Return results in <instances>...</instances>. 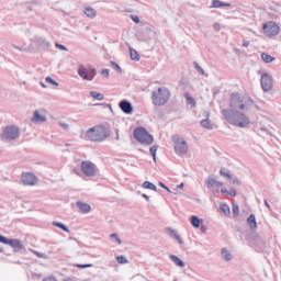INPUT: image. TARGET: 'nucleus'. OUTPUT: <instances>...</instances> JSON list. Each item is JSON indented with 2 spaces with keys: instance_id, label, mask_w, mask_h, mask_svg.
I'll return each mask as SVG.
<instances>
[{
  "instance_id": "49",
  "label": "nucleus",
  "mask_w": 281,
  "mask_h": 281,
  "mask_svg": "<svg viewBox=\"0 0 281 281\" xmlns=\"http://www.w3.org/2000/svg\"><path fill=\"white\" fill-rule=\"evenodd\" d=\"M160 188H164V190H167V192H172L164 182H159Z\"/></svg>"
},
{
  "instance_id": "61",
  "label": "nucleus",
  "mask_w": 281,
  "mask_h": 281,
  "mask_svg": "<svg viewBox=\"0 0 281 281\" xmlns=\"http://www.w3.org/2000/svg\"><path fill=\"white\" fill-rule=\"evenodd\" d=\"M175 238H176V240H178V241L181 240V236H179V235H176Z\"/></svg>"
},
{
  "instance_id": "20",
  "label": "nucleus",
  "mask_w": 281,
  "mask_h": 281,
  "mask_svg": "<svg viewBox=\"0 0 281 281\" xmlns=\"http://www.w3.org/2000/svg\"><path fill=\"white\" fill-rule=\"evenodd\" d=\"M13 49H18V52H24L25 54H30L34 52V46L31 45H22V46H16L15 44H12Z\"/></svg>"
},
{
  "instance_id": "54",
  "label": "nucleus",
  "mask_w": 281,
  "mask_h": 281,
  "mask_svg": "<svg viewBox=\"0 0 281 281\" xmlns=\"http://www.w3.org/2000/svg\"><path fill=\"white\" fill-rule=\"evenodd\" d=\"M172 194H181V192L179 191V189H177V187L173 189V191H172Z\"/></svg>"
},
{
  "instance_id": "60",
  "label": "nucleus",
  "mask_w": 281,
  "mask_h": 281,
  "mask_svg": "<svg viewBox=\"0 0 281 281\" xmlns=\"http://www.w3.org/2000/svg\"><path fill=\"white\" fill-rule=\"evenodd\" d=\"M41 87H43V89H47V85H45L44 82H41Z\"/></svg>"
},
{
  "instance_id": "41",
  "label": "nucleus",
  "mask_w": 281,
  "mask_h": 281,
  "mask_svg": "<svg viewBox=\"0 0 281 281\" xmlns=\"http://www.w3.org/2000/svg\"><path fill=\"white\" fill-rule=\"evenodd\" d=\"M194 67H195L196 71H199V74H201L202 76H205V70H203L201 65L195 64Z\"/></svg>"
},
{
  "instance_id": "36",
  "label": "nucleus",
  "mask_w": 281,
  "mask_h": 281,
  "mask_svg": "<svg viewBox=\"0 0 281 281\" xmlns=\"http://www.w3.org/2000/svg\"><path fill=\"white\" fill-rule=\"evenodd\" d=\"M111 67H112V69H114V71H116L117 74H122V67H120V66L117 65V63L111 61Z\"/></svg>"
},
{
  "instance_id": "23",
  "label": "nucleus",
  "mask_w": 281,
  "mask_h": 281,
  "mask_svg": "<svg viewBox=\"0 0 281 281\" xmlns=\"http://www.w3.org/2000/svg\"><path fill=\"white\" fill-rule=\"evenodd\" d=\"M248 227L252 231L258 229V222H256V215L251 214L247 218Z\"/></svg>"
},
{
  "instance_id": "3",
  "label": "nucleus",
  "mask_w": 281,
  "mask_h": 281,
  "mask_svg": "<svg viewBox=\"0 0 281 281\" xmlns=\"http://www.w3.org/2000/svg\"><path fill=\"white\" fill-rule=\"evenodd\" d=\"M171 142L173 144V150L179 157H183L190 151V145H188V140L183 136L173 135Z\"/></svg>"
},
{
  "instance_id": "24",
  "label": "nucleus",
  "mask_w": 281,
  "mask_h": 281,
  "mask_svg": "<svg viewBox=\"0 0 281 281\" xmlns=\"http://www.w3.org/2000/svg\"><path fill=\"white\" fill-rule=\"evenodd\" d=\"M83 14H86V16H88V19H95L98 13L95 12V9H93L91 7H86V8H83Z\"/></svg>"
},
{
  "instance_id": "11",
  "label": "nucleus",
  "mask_w": 281,
  "mask_h": 281,
  "mask_svg": "<svg viewBox=\"0 0 281 281\" xmlns=\"http://www.w3.org/2000/svg\"><path fill=\"white\" fill-rule=\"evenodd\" d=\"M95 69L89 70V68L83 65H80L78 68V75L80 76V78H82V80H88L89 82H91V80L95 78Z\"/></svg>"
},
{
  "instance_id": "8",
  "label": "nucleus",
  "mask_w": 281,
  "mask_h": 281,
  "mask_svg": "<svg viewBox=\"0 0 281 281\" xmlns=\"http://www.w3.org/2000/svg\"><path fill=\"white\" fill-rule=\"evenodd\" d=\"M81 170L86 177H98V167L89 160L81 162Z\"/></svg>"
},
{
  "instance_id": "45",
  "label": "nucleus",
  "mask_w": 281,
  "mask_h": 281,
  "mask_svg": "<svg viewBox=\"0 0 281 281\" xmlns=\"http://www.w3.org/2000/svg\"><path fill=\"white\" fill-rule=\"evenodd\" d=\"M168 233L169 236H171L172 238H175L176 236H178L179 234L177 233V231L172 229V228H168Z\"/></svg>"
},
{
  "instance_id": "52",
  "label": "nucleus",
  "mask_w": 281,
  "mask_h": 281,
  "mask_svg": "<svg viewBox=\"0 0 281 281\" xmlns=\"http://www.w3.org/2000/svg\"><path fill=\"white\" fill-rule=\"evenodd\" d=\"M184 187H186V184L183 182H181L180 184L176 186V188L178 190H183Z\"/></svg>"
},
{
  "instance_id": "34",
  "label": "nucleus",
  "mask_w": 281,
  "mask_h": 281,
  "mask_svg": "<svg viewBox=\"0 0 281 281\" xmlns=\"http://www.w3.org/2000/svg\"><path fill=\"white\" fill-rule=\"evenodd\" d=\"M157 148H159L157 145H154L149 148V153H150L154 161H157Z\"/></svg>"
},
{
  "instance_id": "29",
  "label": "nucleus",
  "mask_w": 281,
  "mask_h": 281,
  "mask_svg": "<svg viewBox=\"0 0 281 281\" xmlns=\"http://www.w3.org/2000/svg\"><path fill=\"white\" fill-rule=\"evenodd\" d=\"M184 98L187 100V104H190L192 106V109H194V106H196V101L194 100V98H192V95H190V92H186Z\"/></svg>"
},
{
  "instance_id": "17",
  "label": "nucleus",
  "mask_w": 281,
  "mask_h": 281,
  "mask_svg": "<svg viewBox=\"0 0 281 281\" xmlns=\"http://www.w3.org/2000/svg\"><path fill=\"white\" fill-rule=\"evenodd\" d=\"M119 108L121 109V111H123V113H125L126 115H131V113H133V104L131 103V101L128 100H122L119 103Z\"/></svg>"
},
{
  "instance_id": "37",
  "label": "nucleus",
  "mask_w": 281,
  "mask_h": 281,
  "mask_svg": "<svg viewBox=\"0 0 281 281\" xmlns=\"http://www.w3.org/2000/svg\"><path fill=\"white\" fill-rule=\"evenodd\" d=\"M110 238H112L113 240H115L119 245H122V239L120 238V235H117V233H113L110 235Z\"/></svg>"
},
{
  "instance_id": "6",
  "label": "nucleus",
  "mask_w": 281,
  "mask_h": 281,
  "mask_svg": "<svg viewBox=\"0 0 281 281\" xmlns=\"http://www.w3.org/2000/svg\"><path fill=\"white\" fill-rule=\"evenodd\" d=\"M21 135L20 130L14 125H9L2 130L0 135L1 142H13L14 139H19Z\"/></svg>"
},
{
  "instance_id": "53",
  "label": "nucleus",
  "mask_w": 281,
  "mask_h": 281,
  "mask_svg": "<svg viewBox=\"0 0 281 281\" xmlns=\"http://www.w3.org/2000/svg\"><path fill=\"white\" fill-rule=\"evenodd\" d=\"M203 115H204V117H206V120H210V111H205L204 113H203Z\"/></svg>"
},
{
  "instance_id": "19",
  "label": "nucleus",
  "mask_w": 281,
  "mask_h": 281,
  "mask_svg": "<svg viewBox=\"0 0 281 281\" xmlns=\"http://www.w3.org/2000/svg\"><path fill=\"white\" fill-rule=\"evenodd\" d=\"M221 258L224 262H232V260H234V254H232V250L224 247L221 250Z\"/></svg>"
},
{
  "instance_id": "32",
  "label": "nucleus",
  "mask_w": 281,
  "mask_h": 281,
  "mask_svg": "<svg viewBox=\"0 0 281 281\" xmlns=\"http://www.w3.org/2000/svg\"><path fill=\"white\" fill-rule=\"evenodd\" d=\"M90 95H91V98H93V100H99V101L104 100V94H102L98 91H91Z\"/></svg>"
},
{
  "instance_id": "40",
  "label": "nucleus",
  "mask_w": 281,
  "mask_h": 281,
  "mask_svg": "<svg viewBox=\"0 0 281 281\" xmlns=\"http://www.w3.org/2000/svg\"><path fill=\"white\" fill-rule=\"evenodd\" d=\"M45 81L48 82V85H54V87H58V81L52 79V77H46Z\"/></svg>"
},
{
  "instance_id": "9",
  "label": "nucleus",
  "mask_w": 281,
  "mask_h": 281,
  "mask_svg": "<svg viewBox=\"0 0 281 281\" xmlns=\"http://www.w3.org/2000/svg\"><path fill=\"white\" fill-rule=\"evenodd\" d=\"M263 34L269 36V38H273V36H278V34H280V26L278 23L269 21L263 24Z\"/></svg>"
},
{
  "instance_id": "62",
  "label": "nucleus",
  "mask_w": 281,
  "mask_h": 281,
  "mask_svg": "<svg viewBox=\"0 0 281 281\" xmlns=\"http://www.w3.org/2000/svg\"><path fill=\"white\" fill-rule=\"evenodd\" d=\"M179 245H183V239H178Z\"/></svg>"
},
{
  "instance_id": "14",
  "label": "nucleus",
  "mask_w": 281,
  "mask_h": 281,
  "mask_svg": "<svg viewBox=\"0 0 281 281\" xmlns=\"http://www.w3.org/2000/svg\"><path fill=\"white\" fill-rule=\"evenodd\" d=\"M220 175H221V177H224L225 179H228V181L232 182L233 186H241V183H243L238 178L234 177L232 175V172L229 170L225 169V168H222L220 170Z\"/></svg>"
},
{
  "instance_id": "56",
  "label": "nucleus",
  "mask_w": 281,
  "mask_h": 281,
  "mask_svg": "<svg viewBox=\"0 0 281 281\" xmlns=\"http://www.w3.org/2000/svg\"><path fill=\"white\" fill-rule=\"evenodd\" d=\"M243 47H249V41H244L243 42Z\"/></svg>"
},
{
  "instance_id": "63",
  "label": "nucleus",
  "mask_w": 281,
  "mask_h": 281,
  "mask_svg": "<svg viewBox=\"0 0 281 281\" xmlns=\"http://www.w3.org/2000/svg\"><path fill=\"white\" fill-rule=\"evenodd\" d=\"M86 30L89 32V30H91V26H86Z\"/></svg>"
},
{
  "instance_id": "59",
  "label": "nucleus",
  "mask_w": 281,
  "mask_h": 281,
  "mask_svg": "<svg viewBox=\"0 0 281 281\" xmlns=\"http://www.w3.org/2000/svg\"><path fill=\"white\" fill-rule=\"evenodd\" d=\"M234 52H235V54H237V56H240V49L235 48Z\"/></svg>"
},
{
  "instance_id": "43",
  "label": "nucleus",
  "mask_w": 281,
  "mask_h": 281,
  "mask_svg": "<svg viewBox=\"0 0 281 281\" xmlns=\"http://www.w3.org/2000/svg\"><path fill=\"white\" fill-rule=\"evenodd\" d=\"M55 47L57 49H61V52H67V47L65 45H63V44L56 43Z\"/></svg>"
},
{
  "instance_id": "2",
  "label": "nucleus",
  "mask_w": 281,
  "mask_h": 281,
  "mask_svg": "<svg viewBox=\"0 0 281 281\" xmlns=\"http://www.w3.org/2000/svg\"><path fill=\"white\" fill-rule=\"evenodd\" d=\"M111 135V132L109 128L102 126V125H97L94 127H90L86 132V137L90 142H104V139L109 138Z\"/></svg>"
},
{
  "instance_id": "44",
  "label": "nucleus",
  "mask_w": 281,
  "mask_h": 281,
  "mask_svg": "<svg viewBox=\"0 0 281 281\" xmlns=\"http://www.w3.org/2000/svg\"><path fill=\"white\" fill-rule=\"evenodd\" d=\"M101 76H103V78H109L111 76V74H110L109 69L105 68L101 71Z\"/></svg>"
},
{
  "instance_id": "48",
  "label": "nucleus",
  "mask_w": 281,
  "mask_h": 281,
  "mask_svg": "<svg viewBox=\"0 0 281 281\" xmlns=\"http://www.w3.org/2000/svg\"><path fill=\"white\" fill-rule=\"evenodd\" d=\"M132 21H134V23H139V16L137 15H131Z\"/></svg>"
},
{
  "instance_id": "46",
  "label": "nucleus",
  "mask_w": 281,
  "mask_h": 281,
  "mask_svg": "<svg viewBox=\"0 0 281 281\" xmlns=\"http://www.w3.org/2000/svg\"><path fill=\"white\" fill-rule=\"evenodd\" d=\"M213 30H214L215 32H218V31L221 30V23L215 22V23L213 24Z\"/></svg>"
},
{
  "instance_id": "18",
  "label": "nucleus",
  "mask_w": 281,
  "mask_h": 281,
  "mask_svg": "<svg viewBox=\"0 0 281 281\" xmlns=\"http://www.w3.org/2000/svg\"><path fill=\"white\" fill-rule=\"evenodd\" d=\"M205 184L209 190H212V188H223V186H224L223 182L216 180V178H214V177L206 178Z\"/></svg>"
},
{
  "instance_id": "51",
  "label": "nucleus",
  "mask_w": 281,
  "mask_h": 281,
  "mask_svg": "<svg viewBox=\"0 0 281 281\" xmlns=\"http://www.w3.org/2000/svg\"><path fill=\"white\" fill-rule=\"evenodd\" d=\"M228 194L231 195V196H236V189H231L229 191H228Z\"/></svg>"
},
{
  "instance_id": "30",
  "label": "nucleus",
  "mask_w": 281,
  "mask_h": 281,
  "mask_svg": "<svg viewBox=\"0 0 281 281\" xmlns=\"http://www.w3.org/2000/svg\"><path fill=\"white\" fill-rule=\"evenodd\" d=\"M261 60H263V63H266V64H269V63H273V60H276V57H273L267 53H262Z\"/></svg>"
},
{
  "instance_id": "25",
  "label": "nucleus",
  "mask_w": 281,
  "mask_h": 281,
  "mask_svg": "<svg viewBox=\"0 0 281 281\" xmlns=\"http://www.w3.org/2000/svg\"><path fill=\"white\" fill-rule=\"evenodd\" d=\"M220 212L222 214H224V216H231L232 214V209L229 207V205H227L226 203H221L220 204Z\"/></svg>"
},
{
  "instance_id": "57",
  "label": "nucleus",
  "mask_w": 281,
  "mask_h": 281,
  "mask_svg": "<svg viewBox=\"0 0 281 281\" xmlns=\"http://www.w3.org/2000/svg\"><path fill=\"white\" fill-rule=\"evenodd\" d=\"M143 199H146L147 201H150V198L146 194V193H143Z\"/></svg>"
},
{
  "instance_id": "33",
  "label": "nucleus",
  "mask_w": 281,
  "mask_h": 281,
  "mask_svg": "<svg viewBox=\"0 0 281 281\" xmlns=\"http://www.w3.org/2000/svg\"><path fill=\"white\" fill-rule=\"evenodd\" d=\"M54 227H58L59 229H63V232H67L69 234V227H67L65 224L60 222H53Z\"/></svg>"
},
{
  "instance_id": "10",
  "label": "nucleus",
  "mask_w": 281,
  "mask_h": 281,
  "mask_svg": "<svg viewBox=\"0 0 281 281\" xmlns=\"http://www.w3.org/2000/svg\"><path fill=\"white\" fill-rule=\"evenodd\" d=\"M0 243L3 245H10L14 251H23L25 249V246H23V243L19 239H8L5 236L0 234Z\"/></svg>"
},
{
  "instance_id": "5",
  "label": "nucleus",
  "mask_w": 281,
  "mask_h": 281,
  "mask_svg": "<svg viewBox=\"0 0 281 281\" xmlns=\"http://www.w3.org/2000/svg\"><path fill=\"white\" fill-rule=\"evenodd\" d=\"M134 137L139 144H143V146H150V144L155 142L153 135H150V133H148L144 127H137L134 131Z\"/></svg>"
},
{
  "instance_id": "42",
  "label": "nucleus",
  "mask_w": 281,
  "mask_h": 281,
  "mask_svg": "<svg viewBox=\"0 0 281 281\" xmlns=\"http://www.w3.org/2000/svg\"><path fill=\"white\" fill-rule=\"evenodd\" d=\"M76 267H78V269H89V268L93 267V265L92 263L76 265Z\"/></svg>"
},
{
  "instance_id": "16",
  "label": "nucleus",
  "mask_w": 281,
  "mask_h": 281,
  "mask_svg": "<svg viewBox=\"0 0 281 281\" xmlns=\"http://www.w3.org/2000/svg\"><path fill=\"white\" fill-rule=\"evenodd\" d=\"M31 43H34L37 47H49V42L41 35H34L31 37Z\"/></svg>"
},
{
  "instance_id": "64",
  "label": "nucleus",
  "mask_w": 281,
  "mask_h": 281,
  "mask_svg": "<svg viewBox=\"0 0 281 281\" xmlns=\"http://www.w3.org/2000/svg\"><path fill=\"white\" fill-rule=\"evenodd\" d=\"M64 281H71V279H70V278H68V279H66V280H64Z\"/></svg>"
},
{
  "instance_id": "39",
  "label": "nucleus",
  "mask_w": 281,
  "mask_h": 281,
  "mask_svg": "<svg viewBox=\"0 0 281 281\" xmlns=\"http://www.w3.org/2000/svg\"><path fill=\"white\" fill-rule=\"evenodd\" d=\"M116 260L120 265H126V262H128V259H126L124 256L116 257Z\"/></svg>"
},
{
  "instance_id": "50",
  "label": "nucleus",
  "mask_w": 281,
  "mask_h": 281,
  "mask_svg": "<svg viewBox=\"0 0 281 281\" xmlns=\"http://www.w3.org/2000/svg\"><path fill=\"white\" fill-rule=\"evenodd\" d=\"M59 124H60L61 128H65V131L69 130V124L63 123V122H60Z\"/></svg>"
},
{
  "instance_id": "12",
  "label": "nucleus",
  "mask_w": 281,
  "mask_h": 281,
  "mask_svg": "<svg viewBox=\"0 0 281 281\" xmlns=\"http://www.w3.org/2000/svg\"><path fill=\"white\" fill-rule=\"evenodd\" d=\"M21 182L23 183V186L32 187L38 183V178L34 176V173L26 172V173H22Z\"/></svg>"
},
{
  "instance_id": "22",
  "label": "nucleus",
  "mask_w": 281,
  "mask_h": 281,
  "mask_svg": "<svg viewBox=\"0 0 281 281\" xmlns=\"http://www.w3.org/2000/svg\"><path fill=\"white\" fill-rule=\"evenodd\" d=\"M202 128H206V131H214V123H212V120L204 119L200 122Z\"/></svg>"
},
{
  "instance_id": "47",
  "label": "nucleus",
  "mask_w": 281,
  "mask_h": 281,
  "mask_svg": "<svg viewBox=\"0 0 281 281\" xmlns=\"http://www.w3.org/2000/svg\"><path fill=\"white\" fill-rule=\"evenodd\" d=\"M260 131H262L263 133H267V135H271V131H269L267 126H262Z\"/></svg>"
},
{
  "instance_id": "4",
  "label": "nucleus",
  "mask_w": 281,
  "mask_h": 281,
  "mask_svg": "<svg viewBox=\"0 0 281 281\" xmlns=\"http://www.w3.org/2000/svg\"><path fill=\"white\" fill-rule=\"evenodd\" d=\"M170 100V90L166 87L158 88L151 94V101L155 106H164Z\"/></svg>"
},
{
  "instance_id": "28",
  "label": "nucleus",
  "mask_w": 281,
  "mask_h": 281,
  "mask_svg": "<svg viewBox=\"0 0 281 281\" xmlns=\"http://www.w3.org/2000/svg\"><path fill=\"white\" fill-rule=\"evenodd\" d=\"M130 57L131 60H135L136 63H139V53H137L133 47H130Z\"/></svg>"
},
{
  "instance_id": "38",
  "label": "nucleus",
  "mask_w": 281,
  "mask_h": 281,
  "mask_svg": "<svg viewBox=\"0 0 281 281\" xmlns=\"http://www.w3.org/2000/svg\"><path fill=\"white\" fill-rule=\"evenodd\" d=\"M239 213H240V209H239V206H238V203L234 202V203H233V214H234L235 216H238Z\"/></svg>"
},
{
  "instance_id": "35",
  "label": "nucleus",
  "mask_w": 281,
  "mask_h": 281,
  "mask_svg": "<svg viewBox=\"0 0 281 281\" xmlns=\"http://www.w3.org/2000/svg\"><path fill=\"white\" fill-rule=\"evenodd\" d=\"M32 254H34L35 256H37V258H42L43 260H47L49 257L44 254V252H38L36 250H32Z\"/></svg>"
},
{
  "instance_id": "7",
  "label": "nucleus",
  "mask_w": 281,
  "mask_h": 281,
  "mask_svg": "<svg viewBox=\"0 0 281 281\" xmlns=\"http://www.w3.org/2000/svg\"><path fill=\"white\" fill-rule=\"evenodd\" d=\"M261 88L265 93L273 90V75L270 72H262L260 77Z\"/></svg>"
},
{
  "instance_id": "1",
  "label": "nucleus",
  "mask_w": 281,
  "mask_h": 281,
  "mask_svg": "<svg viewBox=\"0 0 281 281\" xmlns=\"http://www.w3.org/2000/svg\"><path fill=\"white\" fill-rule=\"evenodd\" d=\"M252 108L254 100L251 97L235 92L231 95L229 109H223L221 113L225 122L231 124V126L249 128L254 121H251V116L247 112L251 111Z\"/></svg>"
},
{
  "instance_id": "15",
  "label": "nucleus",
  "mask_w": 281,
  "mask_h": 281,
  "mask_svg": "<svg viewBox=\"0 0 281 281\" xmlns=\"http://www.w3.org/2000/svg\"><path fill=\"white\" fill-rule=\"evenodd\" d=\"M76 207H78L80 214H91V204L82 200L76 202Z\"/></svg>"
},
{
  "instance_id": "55",
  "label": "nucleus",
  "mask_w": 281,
  "mask_h": 281,
  "mask_svg": "<svg viewBox=\"0 0 281 281\" xmlns=\"http://www.w3.org/2000/svg\"><path fill=\"white\" fill-rule=\"evenodd\" d=\"M221 192H222L223 194H229V191H228L227 189H225V188H222V189H221Z\"/></svg>"
},
{
  "instance_id": "13",
  "label": "nucleus",
  "mask_w": 281,
  "mask_h": 281,
  "mask_svg": "<svg viewBox=\"0 0 281 281\" xmlns=\"http://www.w3.org/2000/svg\"><path fill=\"white\" fill-rule=\"evenodd\" d=\"M31 122H33V124H45V122H47V114H45L43 110H35Z\"/></svg>"
},
{
  "instance_id": "58",
  "label": "nucleus",
  "mask_w": 281,
  "mask_h": 281,
  "mask_svg": "<svg viewBox=\"0 0 281 281\" xmlns=\"http://www.w3.org/2000/svg\"><path fill=\"white\" fill-rule=\"evenodd\" d=\"M265 205L266 207H268V210H271V205L269 204V202H267V200H265Z\"/></svg>"
},
{
  "instance_id": "21",
  "label": "nucleus",
  "mask_w": 281,
  "mask_h": 281,
  "mask_svg": "<svg viewBox=\"0 0 281 281\" xmlns=\"http://www.w3.org/2000/svg\"><path fill=\"white\" fill-rule=\"evenodd\" d=\"M169 258L176 267H180V269H183V267H186V262H183V260H181V258H179L177 255H170Z\"/></svg>"
},
{
  "instance_id": "27",
  "label": "nucleus",
  "mask_w": 281,
  "mask_h": 281,
  "mask_svg": "<svg viewBox=\"0 0 281 281\" xmlns=\"http://www.w3.org/2000/svg\"><path fill=\"white\" fill-rule=\"evenodd\" d=\"M142 188H144V190H153L154 192H157V186L150 181L143 182Z\"/></svg>"
},
{
  "instance_id": "31",
  "label": "nucleus",
  "mask_w": 281,
  "mask_h": 281,
  "mask_svg": "<svg viewBox=\"0 0 281 281\" xmlns=\"http://www.w3.org/2000/svg\"><path fill=\"white\" fill-rule=\"evenodd\" d=\"M191 225L195 227V229H199L201 227V220L196 215L191 216Z\"/></svg>"
},
{
  "instance_id": "26",
  "label": "nucleus",
  "mask_w": 281,
  "mask_h": 281,
  "mask_svg": "<svg viewBox=\"0 0 281 281\" xmlns=\"http://www.w3.org/2000/svg\"><path fill=\"white\" fill-rule=\"evenodd\" d=\"M210 8H232V4L222 2L221 0H212V5Z\"/></svg>"
}]
</instances>
